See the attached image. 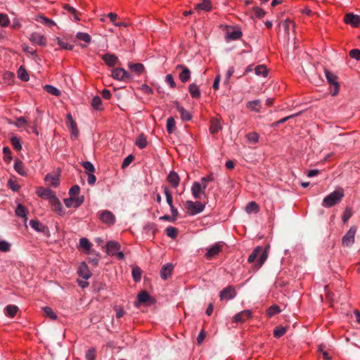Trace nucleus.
Wrapping results in <instances>:
<instances>
[{
  "label": "nucleus",
  "instance_id": "f257e3e1",
  "mask_svg": "<svg viewBox=\"0 0 360 360\" xmlns=\"http://www.w3.org/2000/svg\"><path fill=\"white\" fill-rule=\"evenodd\" d=\"M343 197L344 191L342 188H340L326 195L323 198L321 205L326 208L331 207L340 202Z\"/></svg>",
  "mask_w": 360,
  "mask_h": 360
},
{
  "label": "nucleus",
  "instance_id": "2eb2a0df",
  "mask_svg": "<svg viewBox=\"0 0 360 360\" xmlns=\"http://www.w3.org/2000/svg\"><path fill=\"white\" fill-rule=\"evenodd\" d=\"M252 316V311L249 309L243 310L233 316V321L236 323L244 322Z\"/></svg>",
  "mask_w": 360,
  "mask_h": 360
},
{
  "label": "nucleus",
  "instance_id": "f3484780",
  "mask_svg": "<svg viewBox=\"0 0 360 360\" xmlns=\"http://www.w3.org/2000/svg\"><path fill=\"white\" fill-rule=\"evenodd\" d=\"M176 69H181L182 71L179 74V79L182 82H186L189 80L191 77V71L189 69L183 65H178L176 67Z\"/></svg>",
  "mask_w": 360,
  "mask_h": 360
},
{
  "label": "nucleus",
  "instance_id": "5701e85b",
  "mask_svg": "<svg viewBox=\"0 0 360 360\" xmlns=\"http://www.w3.org/2000/svg\"><path fill=\"white\" fill-rule=\"evenodd\" d=\"M167 181L169 182L172 187L176 188L179 184L180 179L176 172L171 171L168 174Z\"/></svg>",
  "mask_w": 360,
  "mask_h": 360
},
{
  "label": "nucleus",
  "instance_id": "e2e57ef3",
  "mask_svg": "<svg viewBox=\"0 0 360 360\" xmlns=\"http://www.w3.org/2000/svg\"><path fill=\"white\" fill-rule=\"evenodd\" d=\"M27 124V121L26 120V119L24 117H20L17 118V120L15 122V125L17 127H23L26 126Z\"/></svg>",
  "mask_w": 360,
  "mask_h": 360
},
{
  "label": "nucleus",
  "instance_id": "0e129e2a",
  "mask_svg": "<svg viewBox=\"0 0 360 360\" xmlns=\"http://www.w3.org/2000/svg\"><path fill=\"white\" fill-rule=\"evenodd\" d=\"M352 212L351 210L348 207H347L344 212V214L342 215V221L344 223H346L348 219L352 217Z\"/></svg>",
  "mask_w": 360,
  "mask_h": 360
},
{
  "label": "nucleus",
  "instance_id": "680f3d73",
  "mask_svg": "<svg viewBox=\"0 0 360 360\" xmlns=\"http://www.w3.org/2000/svg\"><path fill=\"white\" fill-rule=\"evenodd\" d=\"M165 231L167 236L172 238H174L177 236V229L173 226L167 227Z\"/></svg>",
  "mask_w": 360,
  "mask_h": 360
},
{
  "label": "nucleus",
  "instance_id": "ddd939ff",
  "mask_svg": "<svg viewBox=\"0 0 360 360\" xmlns=\"http://www.w3.org/2000/svg\"><path fill=\"white\" fill-rule=\"evenodd\" d=\"M51 205L52 210L58 214L59 215H64L65 211L63 208L62 204L60 203L58 198L55 196L49 201Z\"/></svg>",
  "mask_w": 360,
  "mask_h": 360
},
{
  "label": "nucleus",
  "instance_id": "cd10ccee",
  "mask_svg": "<svg viewBox=\"0 0 360 360\" xmlns=\"http://www.w3.org/2000/svg\"><path fill=\"white\" fill-rule=\"evenodd\" d=\"M188 89H189V93L193 98H200V91L199 89L198 86L196 84L193 83V84H190Z\"/></svg>",
  "mask_w": 360,
  "mask_h": 360
},
{
  "label": "nucleus",
  "instance_id": "f704fd0d",
  "mask_svg": "<svg viewBox=\"0 0 360 360\" xmlns=\"http://www.w3.org/2000/svg\"><path fill=\"white\" fill-rule=\"evenodd\" d=\"M129 68L136 74L140 75L144 70V66L141 63H129Z\"/></svg>",
  "mask_w": 360,
  "mask_h": 360
},
{
  "label": "nucleus",
  "instance_id": "c03bdc74",
  "mask_svg": "<svg viewBox=\"0 0 360 360\" xmlns=\"http://www.w3.org/2000/svg\"><path fill=\"white\" fill-rule=\"evenodd\" d=\"M79 246H80V248L86 250L88 252L91 247V243L89 242V240L87 238H82L79 240Z\"/></svg>",
  "mask_w": 360,
  "mask_h": 360
},
{
  "label": "nucleus",
  "instance_id": "864d4df0",
  "mask_svg": "<svg viewBox=\"0 0 360 360\" xmlns=\"http://www.w3.org/2000/svg\"><path fill=\"white\" fill-rule=\"evenodd\" d=\"M175 128V120L172 117L167 119V129L169 133H172Z\"/></svg>",
  "mask_w": 360,
  "mask_h": 360
},
{
  "label": "nucleus",
  "instance_id": "052dcab7",
  "mask_svg": "<svg viewBox=\"0 0 360 360\" xmlns=\"http://www.w3.org/2000/svg\"><path fill=\"white\" fill-rule=\"evenodd\" d=\"M80 188L79 186L77 185H75L71 187V188L69 191V195L70 197L72 198H79V196H77L79 193Z\"/></svg>",
  "mask_w": 360,
  "mask_h": 360
},
{
  "label": "nucleus",
  "instance_id": "6ab92c4d",
  "mask_svg": "<svg viewBox=\"0 0 360 360\" xmlns=\"http://www.w3.org/2000/svg\"><path fill=\"white\" fill-rule=\"evenodd\" d=\"M77 272L79 276L85 280L89 279L91 276V273L89 269L88 266L84 262L79 265Z\"/></svg>",
  "mask_w": 360,
  "mask_h": 360
},
{
  "label": "nucleus",
  "instance_id": "a18cd8bd",
  "mask_svg": "<svg viewBox=\"0 0 360 360\" xmlns=\"http://www.w3.org/2000/svg\"><path fill=\"white\" fill-rule=\"evenodd\" d=\"M44 312L47 317H49L51 319L55 320L57 318V315L53 311V309L49 307H45L43 308Z\"/></svg>",
  "mask_w": 360,
  "mask_h": 360
},
{
  "label": "nucleus",
  "instance_id": "393cba45",
  "mask_svg": "<svg viewBox=\"0 0 360 360\" xmlns=\"http://www.w3.org/2000/svg\"><path fill=\"white\" fill-rule=\"evenodd\" d=\"M67 124L68 127L71 129L72 135H74L75 137L77 136L78 131L77 129V124L75 121L72 119V117L71 115H68L67 116Z\"/></svg>",
  "mask_w": 360,
  "mask_h": 360
},
{
  "label": "nucleus",
  "instance_id": "a878e982",
  "mask_svg": "<svg viewBox=\"0 0 360 360\" xmlns=\"http://www.w3.org/2000/svg\"><path fill=\"white\" fill-rule=\"evenodd\" d=\"M30 226L38 232L44 233L46 227L38 220H31L30 221Z\"/></svg>",
  "mask_w": 360,
  "mask_h": 360
},
{
  "label": "nucleus",
  "instance_id": "4be33fe9",
  "mask_svg": "<svg viewBox=\"0 0 360 360\" xmlns=\"http://www.w3.org/2000/svg\"><path fill=\"white\" fill-rule=\"evenodd\" d=\"M173 265L170 263L165 264L160 270V276L162 279H167L172 274Z\"/></svg>",
  "mask_w": 360,
  "mask_h": 360
},
{
  "label": "nucleus",
  "instance_id": "4468645a",
  "mask_svg": "<svg viewBox=\"0 0 360 360\" xmlns=\"http://www.w3.org/2000/svg\"><path fill=\"white\" fill-rule=\"evenodd\" d=\"M60 172H57L55 174H47L44 178V180L48 184H50L53 187H57L60 184Z\"/></svg>",
  "mask_w": 360,
  "mask_h": 360
},
{
  "label": "nucleus",
  "instance_id": "37998d69",
  "mask_svg": "<svg viewBox=\"0 0 360 360\" xmlns=\"http://www.w3.org/2000/svg\"><path fill=\"white\" fill-rule=\"evenodd\" d=\"M101 98L99 96H96L92 98L91 105L94 109L98 110H101Z\"/></svg>",
  "mask_w": 360,
  "mask_h": 360
},
{
  "label": "nucleus",
  "instance_id": "1a4fd4ad",
  "mask_svg": "<svg viewBox=\"0 0 360 360\" xmlns=\"http://www.w3.org/2000/svg\"><path fill=\"white\" fill-rule=\"evenodd\" d=\"M84 197L83 195L79 198L70 197V198H66L64 200V203L67 207L77 208L84 202Z\"/></svg>",
  "mask_w": 360,
  "mask_h": 360
},
{
  "label": "nucleus",
  "instance_id": "603ef678",
  "mask_svg": "<svg viewBox=\"0 0 360 360\" xmlns=\"http://www.w3.org/2000/svg\"><path fill=\"white\" fill-rule=\"evenodd\" d=\"M64 8L68 12L71 13L74 16V18H75V19L76 20H79V18L78 17V12H77V11L75 8H73L72 6H70L68 4H66V5L64 6Z\"/></svg>",
  "mask_w": 360,
  "mask_h": 360
},
{
  "label": "nucleus",
  "instance_id": "774afa93",
  "mask_svg": "<svg viewBox=\"0 0 360 360\" xmlns=\"http://www.w3.org/2000/svg\"><path fill=\"white\" fill-rule=\"evenodd\" d=\"M86 360H94L95 359V350L91 348L89 349L86 353Z\"/></svg>",
  "mask_w": 360,
  "mask_h": 360
},
{
  "label": "nucleus",
  "instance_id": "ea45409f",
  "mask_svg": "<svg viewBox=\"0 0 360 360\" xmlns=\"http://www.w3.org/2000/svg\"><path fill=\"white\" fill-rule=\"evenodd\" d=\"M18 76L20 79L25 82L28 81L30 79L26 70L22 66H20L18 69Z\"/></svg>",
  "mask_w": 360,
  "mask_h": 360
},
{
  "label": "nucleus",
  "instance_id": "c9c22d12",
  "mask_svg": "<svg viewBox=\"0 0 360 360\" xmlns=\"http://www.w3.org/2000/svg\"><path fill=\"white\" fill-rule=\"evenodd\" d=\"M221 124L219 120H212L211 121V125L210 127V130L212 134H216L221 129Z\"/></svg>",
  "mask_w": 360,
  "mask_h": 360
},
{
  "label": "nucleus",
  "instance_id": "13d9d810",
  "mask_svg": "<svg viewBox=\"0 0 360 360\" xmlns=\"http://www.w3.org/2000/svg\"><path fill=\"white\" fill-rule=\"evenodd\" d=\"M247 139L251 143H255L258 141L259 134L256 132H250L247 134Z\"/></svg>",
  "mask_w": 360,
  "mask_h": 360
},
{
  "label": "nucleus",
  "instance_id": "9d476101",
  "mask_svg": "<svg viewBox=\"0 0 360 360\" xmlns=\"http://www.w3.org/2000/svg\"><path fill=\"white\" fill-rule=\"evenodd\" d=\"M236 295V292L233 286H228L220 292L219 297L221 300H231Z\"/></svg>",
  "mask_w": 360,
  "mask_h": 360
},
{
  "label": "nucleus",
  "instance_id": "bf43d9fd",
  "mask_svg": "<svg viewBox=\"0 0 360 360\" xmlns=\"http://www.w3.org/2000/svg\"><path fill=\"white\" fill-rule=\"evenodd\" d=\"M280 311V308L277 305H272L268 309L266 313L269 316H272L278 314Z\"/></svg>",
  "mask_w": 360,
  "mask_h": 360
},
{
  "label": "nucleus",
  "instance_id": "bb28decb",
  "mask_svg": "<svg viewBox=\"0 0 360 360\" xmlns=\"http://www.w3.org/2000/svg\"><path fill=\"white\" fill-rule=\"evenodd\" d=\"M195 9L210 11L212 9V4L210 0H202V2L195 6Z\"/></svg>",
  "mask_w": 360,
  "mask_h": 360
},
{
  "label": "nucleus",
  "instance_id": "4d7b16f0",
  "mask_svg": "<svg viewBox=\"0 0 360 360\" xmlns=\"http://www.w3.org/2000/svg\"><path fill=\"white\" fill-rule=\"evenodd\" d=\"M164 193L166 196V200H167V202L169 205V206L173 205L172 195L168 187L165 186L164 188Z\"/></svg>",
  "mask_w": 360,
  "mask_h": 360
},
{
  "label": "nucleus",
  "instance_id": "58836bf2",
  "mask_svg": "<svg viewBox=\"0 0 360 360\" xmlns=\"http://www.w3.org/2000/svg\"><path fill=\"white\" fill-rule=\"evenodd\" d=\"M44 89L49 94H52V95H54V96H59L60 95V91L58 89H56V87L51 86V85H49V84H46L44 86Z\"/></svg>",
  "mask_w": 360,
  "mask_h": 360
},
{
  "label": "nucleus",
  "instance_id": "0eeeda50",
  "mask_svg": "<svg viewBox=\"0 0 360 360\" xmlns=\"http://www.w3.org/2000/svg\"><path fill=\"white\" fill-rule=\"evenodd\" d=\"M101 221L108 225H112L115 221V215L108 210H103L98 213Z\"/></svg>",
  "mask_w": 360,
  "mask_h": 360
},
{
  "label": "nucleus",
  "instance_id": "338daca9",
  "mask_svg": "<svg viewBox=\"0 0 360 360\" xmlns=\"http://www.w3.org/2000/svg\"><path fill=\"white\" fill-rule=\"evenodd\" d=\"M349 56L352 58H355L356 60H359L360 59V50L359 49H352L350 51H349Z\"/></svg>",
  "mask_w": 360,
  "mask_h": 360
},
{
  "label": "nucleus",
  "instance_id": "6e6552de",
  "mask_svg": "<svg viewBox=\"0 0 360 360\" xmlns=\"http://www.w3.org/2000/svg\"><path fill=\"white\" fill-rule=\"evenodd\" d=\"M356 232V228L352 226L347 233L343 236L342 243L344 245L350 246L354 243V236Z\"/></svg>",
  "mask_w": 360,
  "mask_h": 360
},
{
  "label": "nucleus",
  "instance_id": "39448f33",
  "mask_svg": "<svg viewBox=\"0 0 360 360\" xmlns=\"http://www.w3.org/2000/svg\"><path fill=\"white\" fill-rule=\"evenodd\" d=\"M112 77L117 80L127 81L131 79V75L123 68H117L113 69Z\"/></svg>",
  "mask_w": 360,
  "mask_h": 360
},
{
  "label": "nucleus",
  "instance_id": "7ed1b4c3",
  "mask_svg": "<svg viewBox=\"0 0 360 360\" xmlns=\"http://www.w3.org/2000/svg\"><path fill=\"white\" fill-rule=\"evenodd\" d=\"M205 204L200 201L193 202L191 200H187L185 202V207L190 215H195L201 213L205 209Z\"/></svg>",
  "mask_w": 360,
  "mask_h": 360
},
{
  "label": "nucleus",
  "instance_id": "de8ad7c7",
  "mask_svg": "<svg viewBox=\"0 0 360 360\" xmlns=\"http://www.w3.org/2000/svg\"><path fill=\"white\" fill-rule=\"evenodd\" d=\"M82 165L86 169L87 174L94 173L95 171L94 166L89 161H84L82 162Z\"/></svg>",
  "mask_w": 360,
  "mask_h": 360
},
{
  "label": "nucleus",
  "instance_id": "20e7f679",
  "mask_svg": "<svg viewBox=\"0 0 360 360\" xmlns=\"http://www.w3.org/2000/svg\"><path fill=\"white\" fill-rule=\"evenodd\" d=\"M206 187L205 184H202L198 181L193 182L191 186L192 195L195 199H201L203 195H205V190Z\"/></svg>",
  "mask_w": 360,
  "mask_h": 360
},
{
  "label": "nucleus",
  "instance_id": "69168bd1",
  "mask_svg": "<svg viewBox=\"0 0 360 360\" xmlns=\"http://www.w3.org/2000/svg\"><path fill=\"white\" fill-rule=\"evenodd\" d=\"M9 20L6 14L0 13V25L6 27L8 25Z\"/></svg>",
  "mask_w": 360,
  "mask_h": 360
},
{
  "label": "nucleus",
  "instance_id": "72a5a7b5",
  "mask_svg": "<svg viewBox=\"0 0 360 360\" xmlns=\"http://www.w3.org/2000/svg\"><path fill=\"white\" fill-rule=\"evenodd\" d=\"M259 209L258 205L254 201L249 202L246 205V207H245V211L248 214H250L252 212L257 213L259 212Z\"/></svg>",
  "mask_w": 360,
  "mask_h": 360
},
{
  "label": "nucleus",
  "instance_id": "2f4dec72",
  "mask_svg": "<svg viewBox=\"0 0 360 360\" xmlns=\"http://www.w3.org/2000/svg\"><path fill=\"white\" fill-rule=\"evenodd\" d=\"M4 311L7 316L14 317L18 311V307L16 305L10 304L5 308Z\"/></svg>",
  "mask_w": 360,
  "mask_h": 360
},
{
  "label": "nucleus",
  "instance_id": "423d86ee",
  "mask_svg": "<svg viewBox=\"0 0 360 360\" xmlns=\"http://www.w3.org/2000/svg\"><path fill=\"white\" fill-rule=\"evenodd\" d=\"M223 243L218 242L214 243L213 245L206 248L205 257L207 259H212L215 255H218L222 250Z\"/></svg>",
  "mask_w": 360,
  "mask_h": 360
},
{
  "label": "nucleus",
  "instance_id": "09e8293b",
  "mask_svg": "<svg viewBox=\"0 0 360 360\" xmlns=\"http://www.w3.org/2000/svg\"><path fill=\"white\" fill-rule=\"evenodd\" d=\"M255 70L257 75H262L263 77H266L267 75V69L265 65H258L255 68Z\"/></svg>",
  "mask_w": 360,
  "mask_h": 360
},
{
  "label": "nucleus",
  "instance_id": "8fccbe9b",
  "mask_svg": "<svg viewBox=\"0 0 360 360\" xmlns=\"http://www.w3.org/2000/svg\"><path fill=\"white\" fill-rule=\"evenodd\" d=\"M136 145L140 148H143L147 145V141L143 135H140L136 140Z\"/></svg>",
  "mask_w": 360,
  "mask_h": 360
},
{
  "label": "nucleus",
  "instance_id": "7c9ffc66",
  "mask_svg": "<svg viewBox=\"0 0 360 360\" xmlns=\"http://www.w3.org/2000/svg\"><path fill=\"white\" fill-rule=\"evenodd\" d=\"M37 22L46 25L49 27H51L56 25V23L51 19L44 16V15H38L35 19Z\"/></svg>",
  "mask_w": 360,
  "mask_h": 360
},
{
  "label": "nucleus",
  "instance_id": "c85d7f7f",
  "mask_svg": "<svg viewBox=\"0 0 360 360\" xmlns=\"http://www.w3.org/2000/svg\"><path fill=\"white\" fill-rule=\"evenodd\" d=\"M246 106L253 111L259 112L261 108V101L259 100L250 101L247 103Z\"/></svg>",
  "mask_w": 360,
  "mask_h": 360
},
{
  "label": "nucleus",
  "instance_id": "5fc2aeb1",
  "mask_svg": "<svg viewBox=\"0 0 360 360\" xmlns=\"http://www.w3.org/2000/svg\"><path fill=\"white\" fill-rule=\"evenodd\" d=\"M11 245L6 240H0V251L7 252L10 251Z\"/></svg>",
  "mask_w": 360,
  "mask_h": 360
},
{
  "label": "nucleus",
  "instance_id": "473e14b6",
  "mask_svg": "<svg viewBox=\"0 0 360 360\" xmlns=\"http://www.w3.org/2000/svg\"><path fill=\"white\" fill-rule=\"evenodd\" d=\"M242 35V32L240 30H237L231 32H228L226 34V38L229 40H237L239 39Z\"/></svg>",
  "mask_w": 360,
  "mask_h": 360
},
{
  "label": "nucleus",
  "instance_id": "6e6d98bb",
  "mask_svg": "<svg viewBox=\"0 0 360 360\" xmlns=\"http://www.w3.org/2000/svg\"><path fill=\"white\" fill-rule=\"evenodd\" d=\"M11 144L15 150H21L22 146H21L20 140L18 137H16V136L11 137Z\"/></svg>",
  "mask_w": 360,
  "mask_h": 360
},
{
  "label": "nucleus",
  "instance_id": "f8f14e48",
  "mask_svg": "<svg viewBox=\"0 0 360 360\" xmlns=\"http://www.w3.org/2000/svg\"><path fill=\"white\" fill-rule=\"evenodd\" d=\"M344 21L347 24H349L354 27H359L360 25V16L352 13L345 14Z\"/></svg>",
  "mask_w": 360,
  "mask_h": 360
},
{
  "label": "nucleus",
  "instance_id": "a211bd4d",
  "mask_svg": "<svg viewBox=\"0 0 360 360\" xmlns=\"http://www.w3.org/2000/svg\"><path fill=\"white\" fill-rule=\"evenodd\" d=\"M175 106L176 108V110L180 113L181 118L183 121H189L191 120V115L190 112L186 110L184 107L180 105L179 102H175Z\"/></svg>",
  "mask_w": 360,
  "mask_h": 360
},
{
  "label": "nucleus",
  "instance_id": "f03ea898",
  "mask_svg": "<svg viewBox=\"0 0 360 360\" xmlns=\"http://www.w3.org/2000/svg\"><path fill=\"white\" fill-rule=\"evenodd\" d=\"M259 257L257 267L260 268L267 259L268 254L266 250H263L260 246H257L249 255L248 261L249 263L253 262L257 257Z\"/></svg>",
  "mask_w": 360,
  "mask_h": 360
},
{
  "label": "nucleus",
  "instance_id": "a19ab883",
  "mask_svg": "<svg viewBox=\"0 0 360 360\" xmlns=\"http://www.w3.org/2000/svg\"><path fill=\"white\" fill-rule=\"evenodd\" d=\"M76 37L79 40L83 41L87 44L90 43L91 40V36L89 34L84 32H77Z\"/></svg>",
  "mask_w": 360,
  "mask_h": 360
},
{
  "label": "nucleus",
  "instance_id": "79ce46f5",
  "mask_svg": "<svg viewBox=\"0 0 360 360\" xmlns=\"http://www.w3.org/2000/svg\"><path fill=\"white\" fill-rule=\"evenodd\" d=\"M150 299V295L146 291H141L137 296L138 302L141 304L146 302Z\"/></svg>",
  "mask_w": 360,
  "mask_h": 360
},
{
  "label": "nucleus",
  "instance_id": "e433bc0d",
  "mask_svg": "<svg viewBox=\"0 0 360 360\" xmlns=\"http://www.w3.org/2000/svg\"><path fill=\"white\" fill-rule=\"evenodd\" d=\"M326 77L330 84V85L338 83L337 82V77L333 73L330 72L328 70H325L324 71Z\"/></svg>",
  "mask_w": 360,
  "mask_h": 360
},
{
  "label": "nucleus",
  "instance_id": "aec40b11",
  "mask_svg": "<svg viewBox=\"0 0 360 360\" xmlns=\"http://www.w3.org/2000/svg\"><path fill=\"white\" fill-rule=\"evenodd\" d=\"M101 58L110 67L115 65L118 62V58L115 54L106 53L103 55Z\"/></svg>",
  "mask_w": 360,
  "mask_h": 360
},
{
  "label": "nucleus",
  "instance_id": "b1692460",
  "mask_svg": "<svg viewBox=\"0 0 360 360\" xmlns=\"http://www.w3.org/2000/svg\"><path fill=\"white\" fill-rule=\"evenodd\" d=\"M15 214L21 218H23L25 221H27V215L28 214L27 210L22 204L19 203L15 210Z\"/></svg>",
  "mask_w": 360,
  "mask_h": 360
},
{
  "label": "nucleus",
  "instance_id": "9b49d317",
  "mask_svg": "<svg viewBox=\"0 0 360 360\" xmlns=\"http://www.w3.org/2000/svg\"><path fill=\"white\" fill-rule=\"evenodd\" d=\"M36 193L39 197L47 199L49 201L56 196L54 192L49 188L39 187Z\"/></svg>",
  "mask_w": 360,
  "mask_h": 360
},
{
  "label": "nucleus",
  "instance_id": "c756f323",
  "mask_svg": "<svg viewBox=\"0 0 360 360\" xmlns=\"http://www.w3.org/2000/svg\"><path fill=\"white\" fill-rule=\"evenodd\" d=\"M14 169L21 176H25L27 174L23 163L19 160H15L14 163Z\"/></svg>",
  "mask_w": 360,
  "mask_h": 360
},
{
  "label": "nucleus",
  "instance_id": "4c0bfd02",
  "mask_svg": "<svg viewBox=\"0 0 360 360\" xmlns=\"http://www.w3.org/2000/svg\"><path fill=\"white\" fill-rule=\"evenodd\" d=\"M141 269L139 267L135 266L133 268L131 274L134 281L139 282L141 281Z\"/></svg>",
  "mask_w": 360,
  "mask_h": 360
},
{
  "label": "nucleus",
  "instance_id": "412c9836",
  "mask_svg": "<svg viewBox=\"0 0 360 360\" xmlns=\"http://www.w3.org/2000/svg\"><path fill=\"white\" fill-rule=\"evenodd\" d=\"M30 39L40 46H45L46 44V39L44 36L38 34V33H32L30 37Z\"/></svg>",
  "mask_w": 360,
  "mask_h": 360
},
{
  "label": "nucleus",
  "instance_id": "49530a36",
  "mask_svg": "<svg viewBox=\"0 0 360 360\" xmlns=\"http://www.w3.org/2000/svg\"><path fill=\"white\" fill-rule=\"evenodd\" d=\"M57 44L60 46V47L65 50H72L73 49V46L69 44L68 43L64 41L63 39L59 37L56 38Z\"/></svg>",
  "mask_w": 360,
  "mask_h": 360
},
{
  "label": "nucleus",
  "instance_id": "3c124183",
  "mask_svg": "<svg viewBox=\"0 0 360 360\" xmlns=\"http://www.w3.org/2000/svg\"><path fill=\"white\" fill-rule=\"evenodd\" d=\"M286 333V328L285 327H277L274 330V335L275 338H281Z\"/></svg>",
  "mask_w": 360,
  "mask_h": 360
},
{
  "label": "nucleus",
  "instance_id": "dca6fc26",
  "mask_svg": "<svg viewBox=\"0 0 360 360\" xmlns=\"http://www.w3.org/2000/svg\"><path fill=\"white\" fill-rule=\"evenodd\" d=\"M121 248L118 242L111 240L106 245V252L111 256H115L116 252Z\"/></svg>",
  "mask_w": 360,
  "mask_h": 360
}]
</instances>
